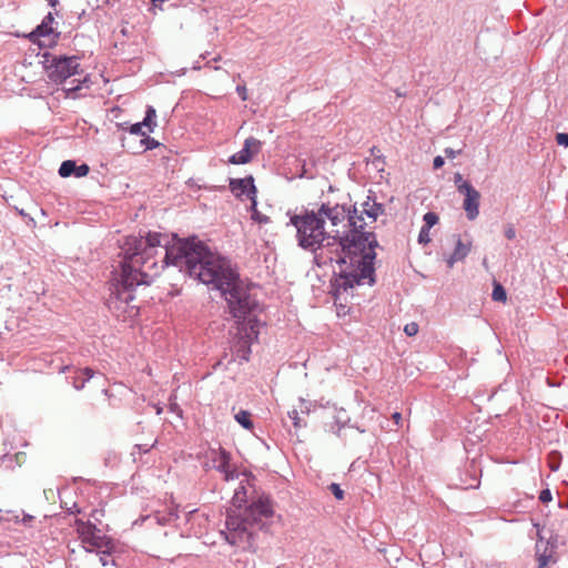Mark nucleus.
Returning a JSON list of instances; mask_svg holds the SVG:
<instances>
[{
    "label": "nucleus",
    "mask_w": 568,
    "mask_h": 568,
    "mask_svg": "<svg viewBox=\"0 0 568 568\" xmlns=\"http://www.w3.org/2000/svg\"><path fill=\"white\" fill-rule=\"evenodd\" d=\"M169 265L221 293L237 280L231 261L201 241L178 240L170 245L169 237L158 232L130 236L123 248L121 270L113 273L110 283L106 300L110 312L122 321L136 317L139 307L133 303L135 287L150 284Z\"/></svg>",
    "instance_id": "1"
},
{
    "label": "nucleus",
    "mask_w": 568,
    "mask_h": 568,
    "mask_svg": "<svg viewBox=\"0 0 568 568\" xmlns=\"http://www.w3.org/2000/svg\"><path fill=\"white\" fill-rule=\"evenodd\" d=\"M317 210L322 219L325 222L328 220L332 226H337L347 220L352 227L344 236H341L338 231H332L337 235L336 244L341 251L336 258L339 273L335 280V290L347 292L355 285L364 284L366 280L368 285H373L375 283V248L378 242L375 233L364 231L366 223H363V217L357 215V209L354 206L351 211L344 205L331 206L328 203H322Z\"/></svg>",
    "instance_id": "2"
},
{
    "label": "nucleus",
    "mask_w": 568,
    "mask_h": 568,
    "mask_svg": "<svg viewBox=\"0 0 568 568\" xmlns=\"http://www.w3.org/2000/svg\"><path fill=\"white\" fill-rule=\"evenodd\" d=\"M273 510L267 498H258L250 506L229 511L225 528L221 530L227 544L243 551H256L258 534L264 519L272 516Z\"/></svg>",
    "instance_id": "3"
},
{
    "label": "nucleus",
    "mask_w": 568,
    "mask_h": 568,
    "mask_svg": "<svg viewBox=\"0 0 568 568\" xmlns=\"http://www.w3.org/2000/svg\"><path fill=\"white\" fill-rule=\"evenodd\" d=\"M290 223L296 230V241L300 247L312 253L324 246L336 244L337 235L325 230V221L318 210L302 207L290 217Z\"/></svg>",
    "instance_id": "4"
},
{
    "label": "nucleus",
    "mask_w": 568,
    "mask_h": 568,
    "mask_svg": "<svg viewBox=\"0 0 568 568\" xmlns=\"http://www.w3.org/2000/svg\"><path fill=\"white\" fill-rule=\"evenodd\" d=\"M221 294L227 302L230 313L236 322L239 324L247 322L253 329V323L256 322L255 313L260 308V304L248 288L241 285L237 278Z\"/></svg>",
    "instance_id": "5"
},
{
    "label": "nucleus",
    "mask_w": 568,
    "mask_h": 568,
    "mask_svg": "<svg viewBox=\"0 0 568 568\" xmlns=\"http://www.w3.org/2000/svg\"><path fill=\"white\" fill-rule=\"evenodd\" d=\"M74 529L87 551L109 549L110 539L91 521L75 519Z\"/></svg>",
    "instance_id": "6"
},
{
    "label": "nucleus",
    "mask_w": 568,
    "mask_h": 568,
    "mask_svg": "<svg viewBox=\"0 0 568 568\" xmlns=\"http://www.w3.org/2000/svg\"><path fill=\"white\" fill-rule=\"evenodd\" d=\"M48 78L54 83H62L70 77L79 73V59L72 57H53L45 60Z\"/></svg>",
    "instance_id": "7"
},
{
    "label": "nucleus",
    "mask_w": 568,
    "mask_h": 568,
    "mask_svg": "<svg viewBox=\"0 0 568 568\" xmlns=\"http://www.w3.org/2000/svg\"><path fill=\"white\" fill-rule=\"evenodd\" d=\"M206 462L203 467L207 469H215L220 471L224 480L229 481L234 479L237 476L235 468L231 465V454L226 452L223 447L219 448H210L206 452Z\"/></svg>",
    "instance_id": "8"
},
{
    "label": "nucleus",
    "mask_w": 568,
    "mask_h": 568,
    "mask_svg": "<svg viewBox=\"0 0 568 568\" xmlns=\"http://www.w3.org/2000/svg\"><path fill=\"white\" fill-rule=\"evenodd\" d=\"M460 187L464 190L462 194L465 195L463 209L467 219L474 221L479 215L480 193L471 184H463Z\"/></svg>",
    "instance_id": "9"
},
{
    "label": "nucleus",
    "mask_w": 568,
    "mask_h": 568,
    "mask_svg": "<svg viewBox=\"0 0 568 568\" xmlns=\"http://www.w3.org/2000/svg\"><path fill=\"white\" fill-rule=\"evenodd\" d=\"M261 145L262 143L260 140L253 136L247 138L244 141L243 148L230 158V162L232 164L248 163L252 160V158L260 152Z\"/></svg>",
    "instance_id": "10"
},
{
    "label": "nucleus",
    "mask_w": 568,
    "mask_h": 568,
    "mask_svg": "<svg viewBox=\"0 0 568 568\" xmlns=\"http://www.w3.org/2000/svg\"><path fill=\"white\" fill-rule=\"evenodd\" d=\"M230 190L236 197L247 195L250 200L254 197L257 192L254 179L251 175L244 179H230Z\"/></svg>",
    "instance_id": "11"
},
{
    "label": "nucleus",
    "mask_w": 568,
    "mask_h": 568,
    "mask_svg": "<svg viewBox=\"0 0 568 568\" xmlns=\"http://www.w3.org/2000/svg\"><path fill=\"white\" fill-rule=\"evenodd\" d=\"M361 211L357 210V215L364 219L366 215L371 222H375L377 217L385 212V207L382 203H377L375 197L367 196V200L361 204Z\"/></svg>",
    "instance_id": "12"
},
{
    "label": "nucleus",
    "mask_w": 568,
    "mask_h": 568,
    "mask_svg": "<svg viewBox=\"0 0 568 568\" xmlns=\"http://www.w3.org/2000/svg\"><path fill=\"white\" fill-rule=\"evenodd\" d=\"M89 172L90 168L88 164L83 163L81 165H77V163L72 160L63 161L59 169V174L62 178H69L72 174L75 175L77 178H83L88 175Z\"/></svg>",
    "instance_id": "13"
},
{
    "label": "nucleus",
    "mask_w": 568,
    "mask_h": 568,
    "mask_svg": "<svg viewBox=\"0 0 568 568\" xmlns=\"http://www.w3.org/2000/svg\"><path fill=\"white\" fill-rule=\"evenodd\" d=\"M471 248V243H464L459 235L456 236V244L453 253L446 260L448 268H452L455 263L466 258Z\"/></svg>",
    "instance_id": "14"
},
{
    "label": "nucleus",
    "mask_w": 568,
    "mask_h": 568,
    "mask_svg": "<svg viewBox=\"0 0 568 568\" xmlns=\"http://www.w3.org/2000/svg\"><path fill=\"white\" fill-rule=\"evenodd\" d=\"M54 21V17L51 12H49L42 20V22L30 33V39L33 40L36 37H48L54 33L52 28V23Z\"/></svg>",
    "instance_id": "15"
},
{
    "label": "nucleus",
    "mask_w": 568,
    "mask_h": 568,
    "mask_svg": "<svg viewBox=\"0 0 568 568\" xmlns=\"http://www.w3.org/2000/svg\"><path fill=\"white\" fill-rule=\"evenodd\" d=\"M541 546L539 542L536 545V557L538 561V568H547L548 564L552 560V548L548 547V542L544 545V549L541 550Z\"/></svg>",
    "instance_id": "16"
},
{
    "label": "nucleus",
    "mask_w": 568,
    "mask_h": 568,
    "mask_svg": "<svg viewBox=\"0 0 568 568\" xmlns=\"http://www.w3.org/2000/svg\"><path fill=\"white\" fill-rule=\"evenodd\" d=\"M257 201H256V195L254 197L251 199V206H250V210H251V217L253 221L260 223V224H266L270 222V217L262 214L258 210H257Z\"/></svg>",
    "instance_id": "17"
},
{
    "label": "nucleus",
    "mask_w": 568,
    "mask_h": 568,
    "mask_svg": "<svg viewBox=\"0 0 568 568\" xmlns=\"http://www.w3.org/2000/svg\"><path fill=\"white\" fill-rule=\"evenodd\" d=\"M235 420L245 429L250 430L253 428V422L251 419V413L247 410L241 409L234 416Z\"/></svg>",
    "instance_id": "18"
},
{
    "label": "nucleus",
    "mask_w": 568,
    "mask_h": 568,
    "mask_svg": "<svg viewBox=\"0 0 568 568\" xmlns=\"http://www.w3.org/2000/svg\"><path fill=\"white\" fill-rule=\"evenodd\" d=\"M79 374H80L81 376H83L81 384H78V379H73V383H72V384H73V387H74L77 390H81V389H83V388H84L85 383H87L88 381H90V379L94 376V371H93L92 368H90V367H85V368H83V369H80V371H79Z\"/></svg>",
    "instance_id": "19"
},
{
    "label": "nucleus",
    "mask_w": 568,
    "mask_h": 568,
    "mask_svg": "<svg viewBox=\"0 0 568 568\" xmlns=\"http://www.w3.org/2000/svg\"><path fill=\"white\" fill-rule=\"evenodd\" d=\"M491 297L494 301H497V302H506V300H507L506 290L503 287V285L500 283H498V282L494 283Z\"/></svg>",
    "instance_id": "20"
},
{
    "label": "nucleus",
    "mask_w": 568,
    "mask_h": 568,
    "mask_svg": "<svg viewBox=\"0 0 568 568\" xmlns=\"http://www.w3.org/2000/svg\"><path fill=\"white\" fill-rule=\"evenodd\" d=\"M424 225L427 229H432L434 225H436L439 221L438 215L435 212H427L423 216Z\"/></svg>",
    "instance_id": "21"
},
{
    "label": "nucleus",
    "mask_w": 568,
    "mask_h": 568,
    "mask_svg": "<svg viewBox=\"0 0 568 568\" xmlns=\"http://www.w3.org/2000/svg\"><path fill=\"white\" fill-rule=\"evenodd\" d=\"M288 417L292 420V423L296 429H300V428L306 426V422L300 417V414L296 409L288 412Z\"/></svg>",
    "instance_id": "22"
},
{
    "label": "nucleus",
    "mask_w": 568,
    "mask_h": 568,
    "mask_svg": "<svg viewBox=\"0 0 568 568\" xmlns=\"http://www.w3.org/2000/svg\"><path fill=\"white\" fill-rule=\"evenodd\" d=\"M141 143L144 145V150H153L160 145L158 141L150 138L146 133L143 135Z\"/></svg>",
    "instance_id": "23"
},
{
    "label": "nucleus",
    "mask_w": 568,
    "mask_h": 568,
    "mask_svg": "<svg viewBox=\"0 0 568 568\" xmlns=\"http://www.w3.org/2000/svg\"><path fill=\"white\" fill-rule=\"evenodd\" d=\"M173 517L174 515L172 513L170 514H166V515H160V514H155L153 516V518L156 520V523L161 526H165L168 525L169 523H171L173 520Z\"/></svg>",
    "instance_id": "24"
},
{
    "label": "nucleus",
    "mask_w": 568,
    "mask_h": 568,
    "mask_svg": "<svg viewBox=\"0 0 568 568\" xmlns=\"http://www.w3.org/2000/svg\"><path fill=\"white\" fill-rule=\"evenodd\" d=\"M430 229H427L425 226H422L419 234H418V243L420 244H428L430 242Z\"/></svg>",
    "instance_id": "25"
},
{
    "label": "nucleus",
    "mask_w": 568,
    "mask_h": 568,
    "mask_svg": "<svg viewBox=\"0 0 568 568\" xmlns=\"http://www.w3.org/2000/svg\"><path fill=\"white\" fill-rule=\"evenodd\" d=\"M156 443V440L151 444V445H148V444H138L133 447V452H132V455L135 456V454H144V453H148L153 446L154 444Z\"/></svg>",
    "instance_id": "26"
},
{
    "label": "nucleus",
    "mask_w": 568,
    "mask_h": 568,
    "mask_svg": "<svg viewBox=\"0 0 568 568\" xmlns=\"http://www.w3.org/2000/svg\"><path fill=\"white\" fill-rule=\"evenodd\" d=\"M328 489L335 496L336 499L342 500L344 498V490L341 488L338 484L332 483L328 486Z\"/></svg>",
    "instance_id": "27"
},
{
    "label": "nucleus",
    "mask_w": 568,
    "mask_h": 568,
    "mask_svg": "<svg viewBox=\"0 0 568 568\" xmlns=\"http://www.w3.org/2000/svg\"><path fill=\"white\" fill-rule=\"evenodd\" d=\"M418 324L410 322L404 326V332L407 336H415L418 333Z\"/></svg>",
    "instance_id": "28"
},
{
    "label": "nucleus",
    "mask_w": 568,
    "mask_h": 568,
    "mask_svg": "<svg viewBox=\"0 0 568 568\" xmlns=\"http://www.w3.org/2000/svg\"><path fill=\"white\" fill-rule=\"evenodd\" d=\"M112 548H113V545L110 541L109 549L104 548V549H101V550H97L98 552L101 554L100 561H101L102 566H106L108 565V557L110 556Z\"/></svg>",
    "instance_id": "29"
},
{
    "label": "nucleus",
    "mask_w": 568,
    "mask_h": 568,
    "mask_svg": "<svg viewBox=\"0 0 568 568\" xmlns=\"http://www.w3.org/2000/svg\"><path fill=\"white\" fill-rule=\"evenodd\" d=\"M454 183H455V185L457 187V191L459 193L464 192V190L460 187L463 184H470L468 181H465L463 179V175L459 172L454 174Z\"/></svg>",
    "instance_id": "30"
},
{
    "label": "nucleus",
    "mask_w": 568,
    "mask_h": 568,
    "mask_svg": "<svg viewBox=\"0 0 568 568\" xmlns=\"http://www.w3.org/2000/svg\"><path fill=\"white\" fill-rule=\"evenodd\" d=\"M143 124L141 122L134 123L129 128L131 134L134 135H145V132L142 131Z\"/></svg>",
    "instance_id": "31"
},
{
    "label": "nucleus",
    "mask_w": 568,
    "mask_h": 568,
    "mask_svg": "<svg viewBox=\"0 0 568 568\" xmlns=\"http://www.w3.org/2000/svg\"><path fill=\"white\" fill-rule=\"evenodd\" d=\"M505 236L508 240H514L516 237V229L513 224H508L505 227Z\"/></svg>",
    "instance_id": "32"
},
{
    "label": "nucleus",
    "mask_w": 568,
    "mask_h": 568,
    "mask_svg": "<svg viewBox=\"0 0 568 568\" xmlns=\"http://www.w3.org/2000/svg\"><path fill=\"white\" fill-rule=\"evenodd\" d=\"M556 142L559 145L568 146V133H557Z\"/></svg>",
    "instance_id": "33"
},
{
    "label": "nucleus",
    "mask_w": 568,
    "mask_h": 568,
    "mask_svg": "<svg viewBox=\"0 0 568 568\" xmlns=\"http://www.w3.org/2000/svg\"><path fill=\"white\" fill-rule=\"evenodd\" d=\"M539 499L541 503H548L552 499L551 491L549 489H544L540 491Z\"/></svg>",
    "instance_id": "34"
},
{
    "label": "nucleus",
    "mask_w": 568,
    "mask_h": 568,
    "mask_svg": "<svg viewBox=\"0 0 568 568\" xmlns=\"http://www.w3.org/2000/svg\"><path fill=\"white\" fill-rule=\"evenodd\" d=\"M155 118H144V120L141 122L143 126H146L149 129V132H153V128L155 126L154 122Z\"/></svg>",
    "instance_id": "35"
},
{
    "label": "nucleus",
    "mask_w": 568,
    "mask_h": 568,
    "mask_svg": "<svg viewBox=\"0 0 568 568\" xmlns=\"http://www.w3.org/2000/svg\"><path fill=\"white\" fill-rule=\"evenodd\" d=\"M155 118H144V120L141 122L143 126H146L149 129V132H153V128L155 126L154 122Z\"/></svg>",
    "instance_id": "36"
},
{
    "label": "nucleus",
    "mask_w": 568,
    "mask_h": 568,
    "mask_svg": "<svg viewBox=\"0 0 568 568\" xmlns=\"http://www.w3.org/2000/svg\"><path fill=\"white\" fill-rule=\"evenodd\" d=\"M14 521L20 523L19 516H14ZM33 520V516L26 514L23 518L21 519V523L26 526H30V523Z\"/></svg>",
    "instance_id": "37"
},
{
    "label": "nucleus",
    "mask_w": 568,
    "mask_h": 568,
    "mask_svg": "<svg viewBox=\"0 0 568 568\" xmlns=\"http://www.w3.org/2000/svg\"><path fill=\"white\" fill-rule=\"evenodd\" d=\"M444 153H445V155H446L448 159H454V158H456L458 154H460V153H462V150H457V151H456V150H454V149H452V148H446V149L444 150Z\"/></svg>",
    "instance_id": "38"
},
{
    "label": "nucleus",
    "mask_w": 568,
    "mask_h": 568,
    "mask_svg": "<svg viewBox=\"0 0 568 568\" xmlns=\"http://www.w3.org/2000/svg\"><path fill=\"white\" fill-rule=\"evenodd\" d=\"M236 92L240 95V98L242 99V101L247 100V91H246L245 85H237Z\"/></svg>",
    "instance_id": "39"
},
{
    "label": "nucleus",
    "mask_w": 568,
    "mask_h": 568,
    "mask_svg": "<svg viewBox=\"0 0 568 568\" xmlns=\"http://www.w3.org/2000/svg\"><path fill=\"white\" fill-rule=\"evenodd\" d=\"M444 163H445L444 159L440 155H437L433 162L434 169H436V170L440 169L444 165Z\"/></svg>",
    "instance_id": "40"
},
{
    "label": "nucleus",
    "mask_w": 568,
    "mask_h": 568,
    "mask_svg": "<svg viewBox=\"0 0 568 568\" xmlns=\"http://www.w3.org/2000/svg\"><path fill=\"white\" fill-rule=\"evenodd\" d=\"M145 116L146 118H155L156 116V112H155L154 108L149 106L148 110H146Z\"/></svg>",
    "instance_id": "41"
},
{
    "label": "nucleus",
    "mask_w": 568,
    "mask_h": 568,
    "mask_svg": "<svg viewBox=\"0 0 568 568\" xmlns=\"http://www.w3.org/2000/svg\"><path fill=\"white\" fill-rule=\"evenodd\" d=\"M392 418L394 419V422L396 424H399V422L402 420V414L398 413V412H395L393 415H392Z\"/></svg>",
    "instance_id": "42"
},
{
    "label": "nucleus",
    "mask_w": 568,
    "mask_h": 568,
    "mask_svg": "<svg viewBox=\"0 0 568 568\" xmlns=\"http://www.w3.org/2000/svg\"><path fill=\"white\" fill-rule=\"evenodd\" d=\"M78 82H79V83H78L77 85H72V87L68 88V89H67V90H68V92H75V91L80 90V88H81V84H80V83H81V82H80V81H78Z\"/></svg>",
    "instance_id": "43"
},
{
    "label": "nucleus",
    "mask_w": 568,
    "mask_h": 568,
    "mask_svg": "<svg viewBox=\"0 0 568 568\" xmlns=\"http://www.w3.org/2000/svg\"><path fill=\"white\" fill-rule=\"evenodd\" d=\"M241 494H242V493H241L240 490H236V491H235V495H234V501H235V503L243 501V498H242Z\"/></svg>",
    "instance_id": "44"
},
{
    "label": "nucleus",
    "mask_w": 568,
    "mask_h": 568,
    "mask_svg": "<svg viewBox=\"0 0 568 568\" xmlns=\"http://www.w3.org/2000/svg\"><path fill=\"white\" fill-rule=\"evenodd\" d=\"M47 1L49 2V4H50L52 8L57 7V4H58V0H47Z\"/></svg>",
    "instance_id": "45"
},
{
    "label": "nucleus",
    "mask_w": 568,
    "mask_h": 568,
    "mask_svg": "<svg viewBox=\"0 0 568 568\" xmlns=\"http://www.w3.org/2000/svg\"><path fill=\"white\" fill-rule=\"evenodd\" d=\"M82 378H83V377H81V375H78L77 377H74V379H78V384H81Z\"/></svg>",
    "instance_id": "46"
},
{
    "label": "nucleus",
    "mask_w": 568,
    "mask_h": 568,
    "mask_svg": "<svg viewBox=\"0 0 568 568\" xmlns=\"http://www.w3.org/2000/svg\"><path fill=\"white\" fill-rule=\"evenodd\" d=\"M220 59H221V57H220V55H217V57H215L212 61L216 62V61H219Z\"/></svg>",
    "instance_id": "47"
},
{
    "label": "nucleus",
    "mask_w": 568,
    "mask_h": 568,
    "mask_svg": "<svg viewBox=\"0 0 568 568\" xmlns=\"http://www.w3.org/2000/svg\"><path fill=\"white\" fill-rule=\"evenodd\" d=\"M68 368H69V366H64V367H62V369H61V371H62V372H65Z\"/></svg>",
    "instance_id": "48"
},
{
    "label": "nucleus",
    "mask_w": 568,
    "mask_h": 568,
    "mask_svg": "<svg viewBox=\"0 0 568 568\" xmlns=\"http://www.w3.org/2000/svg\"><path fill=\"white\" fill-rule=\"evenodd\" d=\"M4 520V518L2 516H0V523H2Z\"/></svg>",
    "instance_id": "49"
}]
</instances>
